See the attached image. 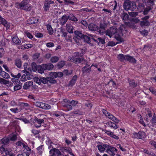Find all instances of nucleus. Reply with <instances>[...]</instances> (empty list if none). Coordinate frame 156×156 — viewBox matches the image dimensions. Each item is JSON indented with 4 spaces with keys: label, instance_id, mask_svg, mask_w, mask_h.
Here are the masks:
<instances>
[{
    "label": "nucleus",
    "instance_id": "f257e3e1",
    "mask_svg": "<svg viewBox=\"0 0 156 156\" xmlns=\"http://www.w3.org/2000/svg\"><path fill=\"white\" fill-rule=\"evenodd\" d=\"M123 8L126 11L129 10L133 11L136 8V4L134 2L126 0L123 3Z\"/></svg>",
    "mask_w": 156,
    "mask_h": 156
},
{
    "label": "nucleus",
    "instance_id": "f03ea898",
    "mask_svg": "<svg viewBox=\"0 0 156 156\" xmlns=\"http://www.w3.org/2000/svg\"><path fill=\"white\" fill-rule=\"evenodd\" d=\"M30 0H23L20 3H17V8L26 10L30 11L31 9V5L29 4Z\"/></svg>",
    "mask_w": 156,
    "mask_h": 156
},
{
    "label": "nucleus",
    "instance_id": "7ed1b4c3",
    "mask_svg": "<svg viewBox=\"0 0 156 156\" xmlns=\"http://www.w3.org/2000/svg\"><path fill=\"white\" fill-rule=\"evenodd\" d=\"M102 111L103 114H104L107 117H108L109 119L112 120L115 122L116 123H118L119 122L120 120L118 119L113 115H112L110 113L108 112L105 109H103Z\"/></svg>",
    "mask_w": 156,
    "mask_h": 156
},
{
    "label": "nucleus",
    "instance_id": "20e7f679",
    "mask_svg": "<svg viewBox=\"0 0 156 156\" xmlns=\"http://www.w3.org/2000/svg\"><path fill=\"white\" fill-rule=\"evenodd\" d=\"M34 105L37 107L44 109H49L51 108V106L49 105L41 102H34Z\"/></svg>",
    "mask_w": 156,
    "mask_h": 156
},
{
    "label": "nucleus",
    "instance_id": "39448f33",
    "mask_svg": "<svg viewBox=\"0 0 156 156\" xmlns=\"http://www.w3.org/2000/svg\"><path fill=\"white\" fill-rule=\"evenodd\" d=\"M133 137L137 139L144 140L146 137L145 133L143 131H140L138 133H134L133 134Z\"/></svg>",
    "mask_w": 156,
    "mask_h": 156
},
{
    "label": "nucleus",
    "instance_id": "423d86ee",
    "mask_svg": "<svg viewBox=\"0 0 156 156\" xmlns=\"http://www.w3.org/2000/svg\"><path fill=\"white\" fill-rule=\"evenodd\" d=\"M117 28L115 27H111L106 31V34L111 37L117 32Z\"/></svg>",
    "mask_w": 156,
    "mask_h": 156
},
{
    "label": "nucleus",
    "instance_id": "0eeeda50",
    "mask_svg": "<svg viewBox=\"0 0 156 156\" xmlns=\"http://www.w3.org/2000/svg\"><path fill=\"white\" fill-rule=\"evenodd\" d=\"M118 151L117 149L115 147L108 145L106 152L111 156H114Z\"/></svg>",
    "mask_w": 156,
    "mask_h": 156
},
{
    "label": "nucleus",
    "instance_id": "6e6552de",
    "mask_svg": "<svg viewBox=\"0 0 156 156\" xmlns=\"http://www.w3.org/2000/svg\"><path fill=\"white\" fill-rule=\"evenodd\" d=\"M40 80L41 81V83L44 84H47L48 82L51 83H56V80L53 79L51 77H40Z\"/></svg>",
    "mask_w": 156,
    "mask_h": 156
},
{
    "label": "nucleus",
    "instance_id": "1a4fd4ad",
    "mask_svg": "<svg viewBox=\"0 0 156 156\" xmlns=\"http://www.w3.org/2000/svg\"><path fill=\"white\" fill-rule=\"evenodd\" d=\"M54 2L51 0H45L44 2L43 9L45 12H49L50 5L54 4Z\"/></svg>",
    "mask_w": 156,
    "mask_h": 156
},
{
    "label": "nucleus",
    "instance_id": "9d476101",
    "mask_svg": "<svg viewBox=\"0 0 156 156\" xmlns=\"http://www.w3.org/2000/svg\"><path fill=\"white\" fill-rule=\"evenodd\" d=\"M73 35L70 34H68L66 32L62 31V36L65 38L66 41L71 43H74L72 40Z\"/></svg>",
    "mask_w": 156,
    "mask_h": 156
},
{
    "label": "nucleus",
    "instance_id": "9b49d317",
    "mask_svg": "<svg viewBox=\"0 0 156 156\" xmlns=\"http://www.w3.org/2000/svg\"><path fill=\"white\" fill-rule=\"evenodd\" d=\"M108 145V144H103L102 143L99 142L98 143L97 147L99 151L102 153L104 152L106 149H107Z\"/></svg>",
    "mask_w": 156,
    "mask_h": 156
},
{
    "label": "nucleus",
    "instance_id": "f8f14e48",
    "mask_svg": "<svg viewBox=\"0 0 156 156\" xmlns=\"http://www.w3.org/2000/svg\"><path fill=\"white\" fill-rule=\"evenodd\" d=\"M71 61L76 64H78L81 63L83 61L86 60L83 57L74 56L71 59Z\"/></svg>",
    "mask_w": 156,
    "mask_h": 156
},
{
    "label": "nucleus",
    "instance_id": "ddd939ff",
    "mask_svg": "<svg viewBox=\"0 0 156 156\" xmlns=\"http://www.w3.org/2000/svg\"><path fill=\"white\" fill-rule=\"evenodd\" d=\"M34 125L37 128H38L41 126L42 123H44V119H41L37 117H35L34 119Z\"/></svg>",
    "mask_w": 156,
    "mask_h": 156
},
{
    "label": "nucleus",
    "instance_id": "4468645a",
    "mask_svg": "<svg viewBox=\"0 0 156 156\" xmlns=\"http://www.w3.org/2000/svg\"><path fill=\"white\" fill-rule=\"evenodd\" d=\"M117 123L113 122L111 121L105 123V126L107 127H110L111 128L116 129L118 128V126L116 125Z\"/></svg>",
    "mask_w": 156,
    "mask_h": 156
},
{
    "label": "nucleus",
    "instance_id": "2eb2a0df",
    "mask_svg": "<svg viewBox=\"0 0 156 156\" xmlns=\"http://www.w3.org/2000/svg\"><path fill=\"white\" fill-rule=\"evenodd\" d=\"M11 75L12 76L14 77V78H12L11 80L12 81L15 83H19L20 81L18 79H16L19 78L21 76V74L20 73L17 74V75H14L13 73H11Z\"/></svg>",
    "mask_w": 156,
    "mask_h": 156
},
{
    "label": "nucleus",
    "instance_id": "dca6fc26",
    "mask_svg": "<svg viewBox=\"0 0 156 156\" xmlns=\"http://www.w3.org/2000/svg\"><path fill=\"white\" fill-rule=\"evenodd\" d=\"M60 150L63 153H64L65 152H68L70 155L75 156L72 153V149L69 147H63Z\"/></svg>",
    "mask_w": 156,
    "mask_h": 156
},
{
    "label": "nucleus",
    "instance_id": "f3484780",
    "mask_svg": "<svg viewBox=\"0 0 156 156\" xmlns=\"http://www.w3.org/2000/svg\"><path fill=\"white\" fill-rule=\"evenodd\" d=\"M88 28L90 30L95 31L98 30V27L95 24L91 23L88 25Z\"/></svg>",
    "mask_w": 156,
    "mask_h": 156
},
{
    "label": "nucleus",
    "instance_id": "a211bd4d",
    "mask_svg": "<svg viewBox=\"0 0 156 156\" xmlns=\"http://www.w3.org/2000/svg\"><path fill=\"white\" fill-rule=\"evenodd\" d=\"M92 39L95 42L97 43L98 45H99L100 44H103L105 43L104 39L101 37H99L96 39L93 38Z\"/></svg>",
    "mask_w": 156,
    "mask_h": 156
},
{
    "label": "nucleus",
    "instance_id": "6ab92c4d",
    "mask_svg": "<svg viewBox=\"0 0 156 156\" xmlns=\"http://www.w3.org/2000/svg\"><path fill=\"white\" fill-rule=\"evenodd\" d=\"M44 68L45 69V70H52L54 68L53 65L50 63L47 64H44Z\"/></svg>",
    "mask_w": 156,
    "mask_h": 156
},
{
    "label": "nucleus",
    "instance_id": "aec40b11",
    "mask_svg": "<svg viewBox=\"0 0 156 156\" xmlns=\"http://www.w3.org/2000/svg\"><path fill=\"white\" fill-rule=\"evenodd\" d=\"M33 84V82L32 81H29L26 82L23 87V88L25 90L29 89Z\"/></svg>",
    "mask_w": 156,
    "mask_h": 156
},
{
    "label": "nucleus",
    "instance_id": "412c9836",
    "mask_svg": "<svg viewBox=\"0 0 156 156\" xmlns=\"http://www.w3.org/2000/svg\"><path fill=\"white\" fill-rule=\"evenodd\" d=\"M126 56L127 55L120 54L118 55L117 58L120 61L122 62L126 60Z\"/></svg>",
    "mask_w": 156,
    "mask_h": 156
},
{
    "label": "nucleus",
    "instance_id": "4be33fe9",
    "mask_svg": "<svg viewBox=\"0 0 156 156\" xmlns=\"http://www.w3.org/2000/svg\"><path fill=\"white\" fill-rule=\"evenodd\" d=\"M90 65L86 64V66H85L82 68V71L83 73H89L91 71V67L88 68L87 66L89 67Z\"/></svg>",
    "mask_w": 156,
    "mask_h": 156
},
{
    "label": "nucleus",
    "instance_id": "5701e85b",
    "mask_svg": "<svg viewBox=\"0 0 156 156\" xmlns=\"http://www.w3.org/2000/svg\"><path fill=\"white\" fill-rule=\"evenodd\" d=\"M68 20V16L66 15L63 16L62 18H61L60 21L61 24L63 25H64L67 21Z\"/></svg>",
    "mask_w": 156,
    "mask_h": 156
},
{
    "label": "nucleus",
    "instance_id": "b1692460",
    "mask_svg": "<svg viewBox=\"0 0 156 156\" xmlns=\"http://www.w3.org/2000/svg\"><path fill=\"white\" fill-rule=\"evenodd\" d=\"M38 21V20L37 18L32 17L29 19L28 22L29 24H32L37 23Z\"/></svg>",
    "mask_w": 156,
    "mask_h": 156
},
{
    "label": "nucleus",
    "instance_id": "393cba45",
    "mask_svg": "<svg viewBox=\"0 0 156 156\" xmlns=\"http://www.w3.org/2000/svg\"><path fill=\"white\" fill-rule=\"evenodd\" d=\"M129 62L135 63L136 62V60L135 58L129 55H127L126 60Z\"/></svg>",
    "mask_w": 156,
    "mask_h": 156
},
{
    "label": "nucleus",
    "instance_id": "a878e982",
    "mask_svg": "<svg viewBox=\"0 0 156 156\" xmlns=\"http://www.w3.org/2000/svg\"><path fill=\"white\" fill-rule=\"evenodd\" d=\"M66 29L68 32L69 33H73V28L72 25L69 23L67 24L66 25Z\"/></svg>",
    "mask_w": 156,
    "mask_h": 156
},
{
    "label": "nucleus",
    "instance_id": "bb28decb",
    "mask_svg": "<svg viewBox=\"0 0 156 156\" xmlns=\"http://www.w3.org/2000/svg\"><path fill=\"white\" fill-rule=\"evenodd\" d=\"M10 141V139L9 137H5L0 140V142H1L4 145L8 144Z\"/></svg>",
    "mask_w": 156,
    "mask_h": 156
},
{
    "label": "nucleus",
    "instance_id": "cd10ccee",
    "mask_svg": "<svg viewBox=\"0 0 156 156\" xmlns=\"http://www.w3.org/2000/svg\"><path fill=\"white\" fill-rule=\"evenodd\" d=\"M38 72L41 74L44 73V70H45V69H44L43 64L41 65H37V70Z\"/></svg>",
    "mask_w": 156,
    "mask_h": 156
},
{
    "label": "nucleus",
    "instance_id": "c85d7f7f",
    "mask_svg": "<svg viewBox=\"0 0 156 156\" xmlns=\"http://www.w3.org/2000/svg\"><path fill=\"white\" fill-rule=\"evenodd\" d=\"M0 75L4 79H8L10 78V76L9 74L3 71L0 73Z\"/></svg>",
    "mask_w": 156,
    "mask_h": 156
},
{
    "label": "nucleus",
    "instance_id": "c756f323",
    "mask_svg": "<svg viewBox=\"0 0 156 156\" xmlns=\"http://www.w3.org/2000/svg\"><path fill=\"white\" fill-rule=\"evenodd\" d=\"M140 25L141 27L148 26L150 25V23L148 21L142 20L140 21Z\"/></svg>",
    "mask_w": 156,
    "mask_h": 156
},
{
    "label": "nucleus",
    "instance_id": "7c9ffc66",
    "mask_svg": "<svg viewBox=\"0 0 156 156\" xmlns=\"http://www.w3.org/2000/svg\"><path fill=\"white\" fill-rule=\"evenodd\" d=\"M128 82L129 86L131 87L134 88L136 87L137 85V83H136L133 80H129Z\"/></svg>",
    "mask_w": 156,
    "mask_h": 156
},
{
    "label": "nucleus",
    "instance_id": "2f4dec72",
    "mask_svg": "<svg viewBox=\"0 0 156 156\" xmlns=\"http://www.w3.org/2000/svg\"><path fill=\"white\" fill-rule=\"evenodd\" d=\"M77 78V76L76 75L74 76L71 80L70 81L69 83V85L71 86H73L75 84Z\"/></svg>",
    "mask_w": 156,
    "mask_h": 156
},
{
    "label": "nucleus",
    "instance_id": "473e14b6",
    "mask_svg": "<svg viewBox=\"0 0 156 156\" xmlns=\"http://www.w3.org/2000/svg\"><path fill=\"white\" fill-rule=\"evenodd\" d=\"M145 8V7L144 3H139L137 7V9L140 12H142Z\"/></svg>",
    "mask_w": 156,
    "mask_h": 156
},
{
    "label": "nucleus",
    "instance_id": "72a5a7b5",
    "mask_svg": "<svg viewBox=\"0 0 156 156\" xmlns=\"http://www.w3.org/2000/svg\"><path fill=\"white\" fill-rule=\"evenodd\" d=\"M15 64L19 68H20L22 66V62L19 59H17L15 60Z\"/></svg>",
    "mask_w": 156,
    "mask_h": 156
},
{
    "label": "nucleus",
    "instance_id": "f704fd0d",
    "mask_svg": "<svg viewBox=\"0 0 156 156\" xmlns=\"http://www.w3.org/2000/svg\"><path fill=\"white\" fill-rule=\"evenodd\" d=\"M0 23L2 24L5 27H8V24L7 23V21L4 18L2 17L0 15Z\"/></svg>",
    "mask_w": 156,
    "mask_h": 156
},
{
    "label": "nucleus",
    "instance_id": "c9c22d12",
    "mask_svg": "<svg viewBox=\"0 0 156 156\" xmlns=\"http://www.w3.org/2000/svg\"><path fill=\"white\" fill-rule=\"evenodd\" d=\"M68 19L69 20L73 21L74 22H76L78 21L77 19L74 16V15L73 14H70L68 16Z\"/></svg>",
    "mask_w": 156,
    "mask_h": 156
},
{
    "label": "nucleus",
    "instance_id": "e433bc0d",
    "mask_svg": "<svg viewBox=\"0 0 156 156\" xmlns=\"http://www.w3.org/2000/svg\"><path fill=\"white\" fill-rule=\"evenodd\" d=\"M69 103H62V106L67 109V111H69L71 110L72 109V105L69 104Z\"/></svg>",
    "mask_w": 156,
    "mask_h": 156
},
{
    "label": "nucleus",
    "instance_id": "4c0bfd02",
    "mask_svg": "<svg viewBox=\"0 0 156 156\" xmlns=\"http://www.w3.org/2000/svg\"><path fill=\"white\" fill-rule=\"evenodd\" d=\"M52 115L56 117L59 118L62 115H63V113L62 112L56 111L54 112Z\"/></svg>",
    "mask_w": 156,
    "mask_h": 156
},
{
    "label": "nucleus",
    "instance_id": "58836bf2",
    "mask_svg": "<svg viewBox=\"0 0 156 156\" xmlns=\"http://www.w3.org/2000/svg\"><path fill=\"white\" fill-rule=\"evenodd\" d=\"M12 41L13 42L16 44H20L21 42V41L17 37H13L12 38Z\"/></svg>",
    "mask_w": 156,
    "mask_h": 156
},
{
    "label": "nucleus",
    "instance_id": "ea45409f",
    "mask_svg": "<svg viewBox=\"0 0 156 156\" xmlns=\"http://www.w3.org/2000/svg\"><path fill=\"white\" fill-rule=\"evenodd\" d=\"M43 145H41L39 146L37 148V153L40 155L42 154V153L44 150V148L43 147Z\"/></svg>",
    "mask_w": 156,
    "mask_h": 156
},
{
    "label": "nucleus",
    "instance_id": "a19ab883",
    "mask_svg": "<svg viewBox=\"0 0 156 156\" xmlns=\"http://www.w3.org/2000/svg\"><path fill=\"white\" fill-rule=\"evenodd\" d=\"M128 15L125 12H123L121 15V18L122 20H127L129 19Z\"/></svg>",
    "mask_w": 156,
    "mask_h": 156
},
{
    "label": "nucleus",
    "instance_id": "79ce46f5",
    "mask_svg": "<svg viewBox=\"0 0 156 156\" xmlns=\"http://www.w3.org/2000/svg\"><path fill=\"white\" fill-rule=\"evenodd\" d=\"M59 58L58 57L56 56H54L52 57L51 59V62L53 63L57 62L59 60Z\"/></svg>",
    "mask_w": 156,
    "mask_h": 156
},
{
    "label": "nucleus",
    "instance_id": "37998d69",
    "mask_svg": "<svg viewBox=\"0 0 156 156\" xmlns=\"http://www.w3.org/2000/svg\"><path fill=\"white\" fill-rule=\"evenodd\" d=\"M31 66L32 69L33 71H36L37 69V66L36 63L35 62H33L31 64Z\"/></svg>",
    "mask_w": 156,
    "mask_h": 156
},
{
    "label": "nucleus",
    "instance_id": "c03bdc74",
    "mask_svg": "<svg viewBox=\"0 0 156 156\" xmlns=\"http://www.w3.org/2000/svg\"><path fill=\"white\" fill-rule=\"evenodd\" d=\"M47 30H48L49 33L50 34H52L53 33V31L52 28L51 27V26L50 25H47Z\"/></svg>",
    "mask_w": 156,
    "mask_h": 156
},
{
    "label": "nucleus",
    "instance_id": "a18cd8bd",
    "mask_svg": "<svg viewBox=\"0 0 156 156\" xmlns=\"http://www.w3.org/2000/svg\"><path fill=\"white\" fill-rule=\"evenodd\" d=\"M115 34V37L116 40L120 42H122V39L121 37L119 34H117V32Z\"/></svg>",
    "mask_w": 156,
    "mask_h": 156
},
{
    "label": "nucleus",
    "instance_id": "49530a36",
    "mask_svg": "<svg viewBox=\"0 0 156 156\" xmlns=\"http://www.w3.org/2000/svg\"><path fill=\"white\" fill-rule=\"evenodd\" d=\"M20 106L24 108H27V109L29 107V105L27 103L24 102H21L20 104Z\"/></svg>",
    "mask_w": 156,
    "mask_h": 156
},
{
    "label": "nucleus",
    "instance_id": "de8ad7c7",
    "mask_svg": "<svg viewBox=\"0 0 156 156\" xmlns=\"http://www.w3.org/2000/svg\"><path fill=\"white\" fill-rule=\"evenodd\" d=\"M65 64V62L64 61H61L58 63L57 65L59 68H61L63 67Z\"/></svg>",
    "mask_w": 156,
    "mask_h": 156
},
{
    "label": "nucleus",
    "instance_id": "09e8293b",
    "mask_svg": "<svg viewBox=\"0 0 156 156\" xmlns=\"http://www.w3.org/2000/svg\"><path fill=\"white\" fill-rule=\"evenodd\" d=\"M104 131L105 133L107 135L109 136H110V137H112V136L113 135V133L110 131H108L106 129L103 130H102Z\"/></svg>",
    "mask_w": 156,
    "mask_h": 156
},
{
    "label": "nucleus",
    "instance_id": "8fccbe9b",
    "mask_svg": "<svg viewBox=\"0 0 156 156\" xmlns=\"http://www.w3.org/2000/svg\"><path fill=\"white\" fill-rule=\"evenodd\" d=\"M32 47L33 45L31 44H25L24 45V46H23L22 48L27 49H28L29 48H31Z\"/></svg>",
    "mask_w": 156,
    "mask_h": 156
},
{
    "label": "nucleus",
    "instance_id": "3c124183",
    "mask_svg": "<svg viewBox=\"0 0 156 156\" xmlns=\"http://www.w3.org/2000/svg\"><path fill=\"white\" fill-rule=\"evenodd\" d=\"M128 13L130 16L135 17L137 16L138 12H129Z\"/></svg>",
    "mask_w": 156,
    "mask_h": 156
},
{
    "label": "nucleus",
    "instance_id": "603ef678",
    "mask_svg": "<svg viewBox=\"0 0 156 156\" xmlns=\"http://www.w3.org/2000/svg\"><path fill=\"white\" fill-rule=\"evenodd\" d=\"M49 75L50 76L49 77H51V78H53V79L54 80V78L57 77V73L55 72H51L50 73Z\"/></svg>",
    "mask_w": 156,
    "mask_h": 156
},
{
    "label": "nucleus",
    "instance_id": "864d4df0",
    "mask_svg": "<svg viewBox=\"0 0 156 156\" xmlns=\"http://www.w3.org/2000/svg\"><path fill=\"white\" fill-rule=\"evenodd\" d=\"M75 34L76 35H77L78 37H79L82 38H83L84 35H83L80 32L78 31H76L75 32Z\"/></svg>",
    "mask_w": 156,
    "mask_h": 156
},
{
    "label": "nucleus",
    "instance_id": "5fc2aeb1",
    "mask_svg": "<svg viewBox=\"0 0 156 156\" xmlns=\"http://www.w3.org/2000/svg\"><path fill=\"white\" fill-rule=\"evenodd\" d=\"M55 149H56V148L52 147V148L49 151V153L50 154V156H54L55 155Z\"/></svg>",
    "mask_w": 156,
    "mask_h": 156
},
{
    "label": "nucleus",
    "instance_id": "6e6d98bb",
    "mask_svg": "<svg viewBox=\"0 0 156 156\" xmlns=\"http://www.w3.org/2000/svg\"><path fill=\"white\" fill-rule=\"evenodd\" d=\"M72 40L74 42L76 43H77L79 42V38L76 36L73 35V37L72 38Z\"/></svg>",
    "mask_w": 156,
    "mask_h": 156
},
{
    "label": "nucleus",
    "instance_id": "4d7b16f0",
    "mask_svg": "<svg viewBox=\"0 0 156 156\" xmlns=\"http://www.w3.org/2000/svg\"><path fill=\"white\" fill-rule=\"evenodd\" d=\"M143 150H142L141 151L142 152H144L145 153L148 155H153V153L151 151H149L148 150L144 149H143Z\"/></svg>",
    "mask_w": 156,
    "mask_h": 156
},
{
    "label": "nucleus",
    "instance_id": "13d9d810",
    "mask_svg": "<svg viewBox=\"0 0 156 156\" xmlns=\"http://www.w3.org/2000/svg\"><path fill=\"white\" fill-rule=\"evenodd\" d=\"M25 35L29 38L32 39L33 38V36L31 34L27 31H25L24 32Z\"/></svg>",
    "mask_w": 156,
    "mask_h": 156
},
{
    "label": "nucleus",
    "instance_id": "bf43d9fd",
    "mask_svg": "<svg viewBox=\"0 0 156 156\" xmlns=\"http://www.w3.org/2000/svg\"><path fill=\"white\" fill-rule=\"evenodd\" d=\"M55 153L57 156H64L63 154L61 153V151L58 149H55Z\"/></svg>",
    "mask_w": 156,
    "mask_h": 156
},
{
    "label": "nucleus",
    "instance_id": "052dcab7",
    "mask_svg": "<svg viewBox=\"0 0 156 156\" xmlns=\"http://www.w3.org/2000/svg\"><path fill=\"white\" fill-rule=\"evenodd\" d=\"M78 103V101H75L74 100H72V101H70L69 102V104H71L72 106H75Z\"/></svg>",
    "mask_w": 156,
    "mask_h": 156
},
{
    "label": "nucleus",
    "instance_id": "680f3d73",
    "mask_svg": "<svg viewBox=\"0 0 156 156\" xmlns=\"http://www.w3.org/2000/svg\"><path fill=\"white\" fill-rule=\"evenodd\" d=\"M108 85H112L114 87H115V83L114 81L112 80H110V81L108 82Z\"/></svg>",
    "mask_w": 156,
    "mask_h": 156
},
{
    "label": "nucleus",
    "instance_id": "e2e57ef3",
    "mask_svg": "<svg viewBox=\"0 0 156 156\" xmlns=\"http://www.w3.org/2000/svg\"><path fill=\"white\" fill-rule=\"evenodd\" d=\"M30 154L29 152L27 151L24 153L19 154L17 155V156H29Z\"/></svg>",
    "mask_w": 156,
    "mask_h": 156
},
{
    "label": "nucleus",
    "instance_id": "0e129e2a",
    "mask_svg": "<svg viewBox=\"0 0 156 156\" xmlns=\"http://www.w3.org/2000/svg\"><path fill=\"white\" fill-rule=\"evenodd\" d=\"M22 86L20 85L17 84L14 87V89L15 91L17 90L20 89Z\"/></svg>",
    "mask_w": 156,
    "mask_h": 156
},
{
    "label": "nucleus",
    "instance_id": "69168bd1",
    "mask_svg": "<svg viewBox=\"0 0 156 156\" xmlns=\"http://www.w3.org/2000/svg\"><path fill=\"white\" fill-rule=\"evenodd\" d=\"M75 113L80 115H83L85 114V113L80 110L76 111Z\"/></svg>",
    "mask_w": 156,
    "mask_h": 156
},
{
    "label": "nucleus",
    "instance_id": "338daca9",
    "mask_svg": "<svg viewBox=\"0 0 156 156\" xmlns=\"http://www.w3.org/2000/svg\"><path fill=\"white\" fill-rule=\"evenodd\" d=\"M26 74L27 78L28 80H30L31 79V77L32 76L29 73V72L27 71L26 73Z\"/></svg>",
    "mask_w": 156,
    "mask_h": 156
},
{
    "label": "nucleus",
    "instance_id": "774afa93",
    "mask_svg": "<svg viewBox=\"0 0 156 156\" xmlns=\"http://www.w3.org/2000/svg\"><path fill=\"white\" fill-rule=\"evenodd\" d=\"M149 144L156 148V141L154 140H151L150 141Z\"/></svg>",
    "mask_w": 156,
    "mask_h": 156
}]
</instances>
